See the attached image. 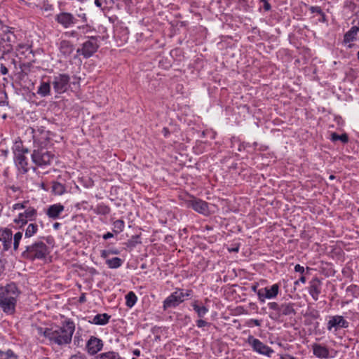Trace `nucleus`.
I'll use <instances>...</instances> for the list:
<instances>
[{"instance_id": "obj_18", "label": "nucleus", "mask_w": 359, "mask_h": 359, "mask_svg": "<svg viewBox=\"0 0 359 359\" xmlns=\"http://www.w3.org/2000/svg\"><path fill=\"white\" fill-rule=\"evenodd\" d=\"M60 53L65 57H67L71 55L74 50V44L68 40H62L58 44Z\"/></svg>"}, {"instance_id": "obj_36", "label": "nucleus", "mask_w": 359, "mask_h": 359, "mask_svg": "<svg viewBox=\"0 0 359 359\" xmlns=\"http://www.w3.org/2000/svg\"><path fill=\"white\" fill-rule=\"evenodd\" d=\"M22 238V233L20 231L17 232L13 236V250H18L20 245V242Z\"/></svg>"}, {"instance_id": "obj_41", "label": "nucleus", "mask_w": 359, "mask_h": 359, "mask_svg": "<svg viewBox=\"0 0 359 359\" xmlns=\"http://www.w3.org/2000/svg\"><path fill=\"white\" fill-rule=\"evenodd\" d=\"M310 11H311V13H317L324 16V13H323L320 7L319 6H311L310 8Z\"/></svg>"}, {"instance_id": "obj_51", "label": "nucleus", "mask_w": 359, "mask_h": 359, "mask_svg": "<svg viewBox=\"0 0 359 359\" xmlns=\"http://www.w3.org/2000/svg\"><path fill=\"white\" fill-rule=\"evenodd\" d=\"M299 282H301L302 283H306V278L304 276H301L300 278L299 279V280H297L295 282V284H298Z\"/></svg>"}, {"instance_id": "obj_37", "label": "nucleus", "mask_w": 359, "mask_h": 359, "mask_svg": "<svg viewBox=\"0 0 359 359\" xmlns=\"http://www.w3.org/2000/svg\"><path fill=\"white\" fill-rule=\"evenodd\" d=\"M0 359H16V356L11 350L0 351Z\"/></svg>"}, {"instance_id": "obj_20", "label": "nucleus", "mask_w": 359, "mask_h": 359, "mask_svg": "<svg viewBox=\"0 0 359 359\" xmlns=\"http://www.w3.org/2000/svg\"><path fill=\"white\" fill-rule=\"evenodd\" d=\"M313 353L319 358H327L329 357V350L325 346L319 344H313L312 345Z\"/></svg>"}, {"instance_id": "obj_34", "label": "nucleus", "mask_w": 359, "mask_h": 359, "mask_svg": "<svg viewBox=\"0 0 359 359\" xmlns=\"http://www.w3.org/2000/svg\"><path fill=\"white\" fill-rule=\"evenodd\" d=\"M331 140L333 142H336L337 140L341 141L343 143H346L348 141V138L346 134H342L341 135L333 133L331 135Z\"/></svg>"}, {"instance_id": "obj_9", "label": "nucleus", "mask_w": 359, "mask_h": 359, "mask_svg": "<svg viewBox=\"0 0 359 359\" xmlns=\"http://www.w3.org/2000/svg\"><path fill=\"white\" fill-rule=\"evenodd\" d=\"M69 81L70 77L68 74H60L54 77L52 84L55 91L57 93L61 94L67 90Z\"/></svg>"}, {"instance_id": "obj_29", "label": "nucleus", "mask_w": 359, "mask_h": 359, "mask_svg": "<svg viewBox=\"0 0 359 359\" xmlns=\"http://www.w3.org/2000/svg\"><path fill=\"white\" fill-rule=\"evenodd\" d=\"M50 86L49 83L43 82L42 83L40 86L39 87V89L37 90L38 94L41 95V96H47L50 94Z\"/></svg>"}, {"instance_id": "obj_23", "label": "nucleus", "mask_w": 359, "mask_h": 359, "mask_svg": "<svg viewBox=\"0 0 359 359\" xmlns=\"http://www.w3.org/2000/svg\"><path fill=\"white\" fill-rule=\"evenodd\" d=\"M358 32H359L358 27H357V26L352 27L351 28V29L349 31H348L344 35V43H349V42L353 41L355 39Z\"/></svg>"}, {"instance_id": "obj_22", "label": "nucleus", "mask_w": 359, "mask_h": 359, "mask_svg": "<svg viewBox=\"0 0 359 359\" xmlns=\"http://www.w3.org/2000/svg\"><path fill=\"white\" fill-rule=\"evenodd\" d=\"M292 303H285L280 305L279 316H289L291 314H295V310Z\"/></svg>"}, {"instance_id": "obj_11", "label": "nucleus", "mask_w": 359, "mask_h": 359, "mask_svg": "<svg viewBox=\"0 0 359 359\" xmlns=\"http://www.w3.org/2000/svg\"><path fill=\"white\" fill-rule=\"evenodd\" d=\"M279 292V285L273 284L271 287L261 288L257 291V296L261 302H264L266 299H274Z\"/></svg>"}, {"instance_id": "obj_17", "label": "nucleus", "mask_w": 359, "mask_h": 359, "mask_svg": "<svg viewBox=\"0 0 359 359\" xmlns=\"http://www.w3.org/2000/svg\"><path fill=\"white\" fill-rule=\"evenodd\" d=\"M65 207L61 203H55L50 205L46 210V214L48 218L57 219L60 217L61 213L64 211Z\"/></svg>"}, {"instance_id": "obj_47", "label": "nucleus", "mask_w": 359, "mask_h": 359, "mask_svg": "<svg viewBox=\"0 0 359 359\" xmlns=\"http://www.w3.org/2000/svg\"><path fill=\"white\" fill-rule=\"evenodd\" d=\"M114 236L113 233L111 232H107V233L103 235V238L104 240H107L109 238H111Z\"/></svg>"}, {"instance_id": "obj_38", "label": "nucleus", "mask_w": 359, "mask_h": 359, "mask_svg": "<svg viewBox=\"0 0 359 359\" xmlns=\"http://www.w3.org/2000/svg\"><path fill=\"white\" fill-rule=\"evenodd\" d=\"M34 327H35L34 331L37 335L41 336V337L43 336L46 339H48V334H46V332H48V331H50V328H43V327H39V326H34Z\"/></svg>"}, {"instance_id": "obj_33", "label": "nucleus", "mask_w": 359, "mask_h": 359, "mask_svg": "<svg viewBox=\"0 0 359 359\" xmlns=\"http://www.w3.org/2000/svg\"><path fill=\"white\" fill-rule=\"evenodd\" d=\"M11 65H13L14 68L16 69V61L15 59H12L10 62V64L8 65V67L5 64L0 65V73L2 75H6L8 73V68L11 67Z\"/></svg>"}, {"instance_id": "obj_14", "label": "nucleus", "mask_w": 359, "mask_h": 359, "mask_svg": "<svg viewBox=\"0 0 359 359\" xmlns=\"http://www.w3.org/2000/svg\"><path fill=\"white\" fill-rule=\"evenodd\" d=\"M55 20L64 28L67 29L77 22V19L73 14L68 12H62L55 16Z\"/></svg>"}, {"instance_id": "obj_13", "label": "nucleus", "mask_w": 359, "mask_h": 359, "mask_svg": "<svg viewBox=\"0 0 359 359\" xmlns=\"http://www.w3.org/2000/svg\"><path fill=\"white\" fill-rule=\"evenodd\" d=\"M103 346L102 339L91 336L86 342V350L89 355H94L102 349Z\"/></svg>"}, {"instance_id": "obj_62", "label": "nucleus", "mask_w": 359, "mask_h": 359, "mask_svg": "<svg viewBox=\"0 0 359 359\" xmlns=\"http://www.w3.org/2000/svg\"><path fill=\"white\" fill-rule=\"evenodd\" d=\"M334 177L333 175H330V179L332 180V179H334Z\"/></svg>"}, {"instance_id": "obj_8", "label": "nucleus", "mask_w": 359, "mask_h": 359, "mask_svg": "<svg viewBox=\"0 0 359 359\" xmlns=\"http://www.w3.org/2000/svg\"><path fill=\"white\" fill-rule=\"evenodd\" d=\"M98 48L97 38L91 36L89 40L83 43V46L81 49H77V53H81L84 57L88 58L91 57L97 51Z\"/></svg>"}, {"instance_id": "obj_44", "label": "nucleus", "mask_w": 359, "mask_h": 359, "mask_svg": "<svg viewBox=\"0 0 359 359\" xmlns=\"http://www.w3.org/2000/svg\"><path fill=\"white\" fill-rule=\"evenodd\" d=\"M208 325V323L206 321L202 320L201 318L196 321V325L198 327H203Z\"/></svg>"}, {"instance_id": "obj_10", "label": "nucleus", "mask_w": 359, "mask_h": 359, "mask_svg": "<svg viewBox=\"0 0 359 359\" xmlns=\"http://www.w3.org/2000/svg\"><path fill=\"white\" fill-rule=\"evenodd\" d=\"M348 326L349 323L339 315L330 316L327 323V329L330 332L332 330L336 332L341 328H347Z\"/></svg>"}, {"instance_id": "obj_24", "label": "nucleus", "mask_w": 359, "mask_h": 359, "mask_svg": "<svg viewBox=\"0 0 359 359\" xmlns=\"http://www.w3.org/2000/svg\"><path fill=\"white\" fill-rule=\"evenodd\" d=\"M191 306L200 318H203L208 312V309L206 306L198 305L197 302H193Z\"/></svg>"}, {"instance_id": "obj_4", "label": "nucleus", "mask_w": 359, "mask_h": 359, "mask_svg": "<svg viewBox=\"0 0 359 359\" xmlns=\"http://www.w3.org/2000/svg\"><path fill=\"white\" fill-rule=\"evenodd\" d=\"M191 294V290H187L186 292H184L182 289H177L163 301V309L167 310L168 309L177 306L184 301V297H189Z\"/></svg>"}, {"instance_id": "obj_26", "label": "nucleus", "mask_w": 359, "mask_h": 359, "mask_svg": "<svg viewBox=\"0 0 359 359\" xmlns=\"http://www.w3.org/2000/svg\"><path fill=\"white\" fill-rule=\"evenodd\" d=\"M96 359H121L117 352L108 351L98 355Z\"/></svg>"}, {"instance_id": "obj_50", "label": "nucleus", "mask_w": 359, "mask_h": 359, "mask_svg": "<svg viewBox=\"0 0 359 359\" xmlns=\"http://www.w3.org/2000/svg\"><path fill=\"white\" fill-rule=\"evenodd\" d=\"M78 29L85 30L86 29V32L90 29V27L88 25L79 26Z\"/></svg>"}, {"instance_id": "obj_49", "label": "nucleus", "mask_w": 359, "mask_h": 359, "mask_svg": "<svg viewBox=\"0 0 359 359\" xmlns=\"http://www.w3.org/2000/svg\"><path fill=\"white\" fill-rule=\"evenodd\" d=\"M250 321L255 325V326H260L261 322L260 320L257 319H251Z\"/></svg>"}, {"instance_id": "obj_52", "label": "nucleus", "mask_w": 359, "mask_h": 359, "mask_svg": "<svg viewBox=\"0 0 359 359\" xmlns=\"http://www.w3.org/2000/svg\"><path fill=\"white\" fill-rule=\"evenodd\" d=\"M95 5L99 8L102 6V2L100 0H95Z\"/></svg>"}, {"instance_id": "obj_53", "label": "nucleus", "mask_w": 359, "mask_h": 359, "mask_svg": "<svg viewBox=\"0 0 359 359\" xmlns=\"http://www.w3.org/2000/svg\"><path fill=\"white\" fill-rule=\"evenodd\" d=\"M133 353L136 355V356H140V351L139 349H135L133 351Z\"/></svg>"}, {"instance_id": "obj_30", "label": "nucleus", "mask_w": 359, "mask_h": 359, "mask_svg": "<svg viewBox=\"0 0 359 359\" xmlns=\"http://www.w3.org/2000/svg\"><path fill=\"white\" fill-rule=\"evenodd\" d=\"M37 231H38V225L34 223H30L27 226V227L25 230V236L26 238H30V237L33 236L34 235H35Z\"/></svg>"}, {"instance_id": "obj_28", "label": "nucleus", "mask_w": 359, "mask_h": 359, "mask_svg": "<svg viewBox=\"0 0 359 359\" xmlns=\"http://www.w3.org/2000/svg\"><path fill=\"white\" fill-rule=\"evenodd\" d=\"M52 191L55 195H62L66 191L65 187L57 182H54L52 185Z\"/></svg>"}, {"instance_id": "obj_25", "label": "nucleus", "mask_w": 359, "mask_h": 359, "mask_svg": "<svg viewBox=\"0 0 359 359\" xmlns=\"http://www.w3.org/2000/svg\"><path fill=\"white\" fill-rule=\"evenodd\" d=\"M137 297L133 291L129 292L126 295V304L128 307L132 308L137 302Z\"/></svg>"}, {"instance_id": "obj_48", "label": "nucleus", "mask_w": 359, "mask_h": 359, "mask_svg": "<svg viewBox=\"0 0 359 359\" xmlns=\"http://www.w3.org/2000/svg\"><path fill=\"white\" fill-rule=\"evenodd\" d=\"M109 254H110L109 251L102 250L101 252V257L103 258H107Z\"/></svg>"}, {"instance_id": "obj_54", "label": "nucleus", "mask_w": 359, "mask_h": 359, "mask_svg": "<svg viewBox=\"0 0 359 359\" xmlns=\"http://www.w3.org/2000/svg\"><path fill=\"white\" fill-rule=\"evenodd\" d=\"M61 226V224L60 223H58V222H55L53 224V228L54 229H58Z\"/></svg>"}, {"instance_id": "obj_1", "label": "nucleus", "mask_w": 359, "mask_h": 359, "mask_svg": "<svg viewBox=\"0 0 359 359\" xmlns=\"http://www.w3.org/2000/svg\"><path fill=\"white\" fill-rule=\"evenodd\" d=\"M20 291L14 283L0 287V308L7 314H13L15 311L17 300Z\"/></svg>"}, {"instance_id": "obj_40", "label": "nucleus", "mask_w": 359, "mask_h": 359, "mask_svg": "<svg viewBox=\"0 0 359 359\" xmlns=\"http://www.w3.org/2000/svg\"><path fill=\"white\" fill-rule=\"evenodd\" d=\"M268 306H269V308L270 309L276 311H278L279 313L280 306L278 305V303H276V302H270V303L268 304Z\"/></svg>"}, {"instance_id": "obj_64", "label": "nucleus", "mask_w": 359, "mask_h": 359, "mask_svg": "<svg viewBox=\"0 0 359 359\" xmlns=\"http://www.w3.org/2000/svg\"><path fill=\"white\" fill-rule=\"evenodd\" d=\"M40 359H49V358L44 357V358H40Z\"/></svg>"}, {"instance_id": "obj_57", "label": "nucleus", "mask_w": 359, "mask_h": 359, "mask_svg": "<svg viewBox=\"0 0 359 359\" xmlns=\"http://www.w3.org/2000/svg\"><path fill=\"white\" fill-rule=\"evenodd\" d=\"M76 31H72L71 32L69 33V36L74 37L76 36Z\"/></svg>"}, {"instance_id": "obj_39", "label": "nucleus", "mask_w": 359, "mask_h": 359, "mask_svg": "<svg viewBox=\"0 0 359 359\" xmlns=\"http://www.w3.org/2000/svg\"><path fill=\"white\" fill-rule=\"evenodd\" d=\"M76 16L81 19L82 22H87L88 18L86 14L83 12V8H80L76 12Z\"/></svg>"}, {"instance_id": "obj_58", "label": "nucleus", "mask_w": 359, "mask_h": 359, "mask_svg": "<svg viewBox=\"0 0 359 359\" xmlns=\"http://www.w3.org/2000/svg\"><path fill=\"white\" fill-rule=\"evenodd\" d=\"M282 359H295V358L290 355H285V357H283Z\"/></svg>"}, {"instance_id": "obj_55", "label": "nucleus", "mask_w": 359, "mask_h": 359, "mask_svg": "<svg viewBox=\"0 0 359 359\" xmlns=\"http://www.w3.org/2000/svg\"><path fill=\"white\" fill-rule=\"evenodd\" d=\"M270 8H271L270 4L267 1H266L265 4H264V9L266 11H269Z\"/></svg>"}, {"instance_id": "obj_32", "label": "nucleus", "mask_w": 359, "mask_h": 359, "mask_svg": "<svg viewBox=\"0 0 359 359\" xmlns=\"http://www.w3.org/2000/svg\"><path fill=\"white\" fill-rule=\"evenodd\" d=\"M113 226L114 232L118 234L123 231L125 226L124 222L122 219H117L114 222Z\"/></svg>"}, {"instance_id": "obj_60", "label": "nucleus", "mask_w": 359, "mask_h": 359, "mask_svg": "<svg viewBox=\"0 0 359 359\" xmlns=\"http://www.w3.org/2000/svg\"><path fill=\"white\" fill-rule=\"evenodd\" d=\"M22 48H26V50H29V47H28V46H22Z\"/></svg>"}, {"instance_id": "obj_63", "label": "nucleus", "mask_w": 359, "mask_h": 359, "mask_svg": "<svg viewBox=\"0 0 359 359\" xmlns=\"http://www.w3.org/2000/svg\"><path fill=\"white\" fill-rule=\"evenodd\" d=\"M358 59L359 60V51L357 53Z\"/></svg>"}, {"instance_id": "obj_19", "label": "nucleus", "mask_w": 359, "mask_h": 359, "mask_svg": "<svg viewBox=\"0 0 359 359\" xmlns=\"http://www.w3.org/2000/svg\"><path fill=\"white\" fill-rule=\"evenodd\" d=\"M15 162L19 169L26 172L29 170L28 163L26 156L21 152L18 151L15 154Z\"/></svg>"}, {"instance_id": "obj_61", "label": "nucleus", "mask_w": 359, "mask_h": 359, "mask_svg": "<svg viewBox=\"0 0 359 359\" xmlns=\"http://www.w3.org/2000/svg\"><path fill=\"white\" fill-rule=\"evenodd\" d=\"M2 272H3V269L1 267H0V275L1 274Z\"/></svg>"}, {"instance_id": "obj_15", "label": "nucleus", "mask_w": 359, "mask_h": 359, "mask_svg": "<svg viewBox=\"0 0 359 359\" xmlns=\"http://www.w3.org/2000/svg\"><path fill=\"white\" fill-rule=\"evenodd\" d=\"M322 283L318 278H313L309 282V292L314 301L318 299L321 293Z\"/></svg>"}, {"instance_id": "obj_16", "label": "nucleus", "mask_w": 359, "mask_h": 359, "mask_svg": "<svg viewBox=\"0 0 359 359\" xmlns=\"http://www.w3.org/2000/svg\"><path fill=\"white\" fill-rule=\"evenodd\" d=\"M12 237L13 234L11 229L7 228L0 229V241L3 243L4 251L8 250L11 247Z\"/></svg>"}, {"instance_id": "obj_42", "label": "nucleus", "mask_w": 359, "mask_h": 359, "mask_svg": "<svg viewBox=\"0 0 359 359\" xmlns=\"http://www.w3.org/2000/svg\"><path fill=\"white\" fill-rule=\"evenodd\" d=\"M99 210H100V212L105 215V214H108L110 211V209L109 207L106 206V205H100L98 207Z\"/></svg>"}, {"instance_id": "obj_5", "label": "nucleus", "mask_w": 359, "mask_h": 359, "mask_svg": "<svg viewBox=\"0 0 359 359\" xmlns=\"http://www.w3.org/2000/svg\"><path fill=\"white\" fill-rule=\"evenodd\" d=\"M15 35L11 29L2 25L0 28V50L4 48L9 50L15 42Z\"/></svg>"}, {"instance_id": "obj_3", "label": "nucleus", "mask_w": 359, "mask_h": 359, "mask_svg": "<svg viewBox=\"0 0 359 359\" xmlns=\"http://www.w3.org/2000/svg\"><path fill=\"white\" fill-rule=\"evenodd\" d=\"M48 254V247L42 241H38L34 243L27 245L25 250L22 252L23 258L34 260L43 259Z\"/></svg>"}, {"instance_id": "obj_31", "label": "nucleus", "mask_w": 359, "mask_h": 359, "mask_svg": "<svg viewBox=\"0 0 359 359\" xmlns=\"http://www.w3.org/2000/svg\"><path fill=\"white\" fill-rule=\"evenodd\" d=\"M22 213L25 215V217L27 218L29 221L34 220V219L36 216V210L35 208H34L32 207H29Z\"/></svg>"}, {"instance_id": "obj_12", "label": "nucleus", "mask_w": 359, "mask_h": 359, "mask_svg": "<svg viewBox=\"0 0 359 359\" xmlns=\"http://www.w3.org/2000/svg\"><path fill=\"white\" fill-rule=\"evenodd\" d=\"M186 205L201 214L207 215L209 212L208 203L201 199L191 197L186 201Z\"/></svg>"}, {"instance_id": "obj_46", "label": "nucleus", "mask_w": 359, "mask_h": 359, "mask_svg": "<svg viewBox=\"0 0 359 359\" xmlns=\"http://www.w3.org/2000/svg\"><path fill=\"white\" fill-rule=\"evenodd\" d=\"M69 359H86V358L83 355L75 354L72 355Z\"/></svg>"}, {"instance_id": "obj_6", "label": "nucleus", "mask_w": 359, "mask_h": 359, "mask_svg": "<svg viewBox=\"0 0 359 359\" xmlns=\"http://www.w3.org/2000/svg\"><path fill=\"white\" fill-rule=\"evenodd\" d=\"M33 162L39 166L47 165L50 164L54 159V154L46 149L41 148L34 149L32 154Z\"/></svg>"}, {"instance_id": "obj_43", "label": "nucleus", "mask_w": 359, "mask_h": 359, "mask_svg": "<svg viewBox=\"0 0 359 359\" xmlns=\"http://www.w3.org/2000/svg\"><path fill=\"white\" fill-rule=\"evenodd\" d=\"M27 203H15L13 206V210H20V209H25L26 208Z\"/></svg>"}, {"instance_id": "obj_27", "label": "nucleus", "mask_w": 359, "mask_h": 359, "mask_svg": "<svg viewBox=\"0 0 359 359\" xmlns=\"http://www.w3.org/2000/svg\"><path fill=\"white\" fill-rule=\"evenodd\" d=\"M106 264L110 269H117L122 265L123 261L118 257H113L111 259H107Z\"/></svg>"}, {"instance_id": "obj_21", "label": "nucleus", "mask_w": 359, "mask_h": 359, "mask_svg": "<svg viewBox=\"0 0 359 359\" xmlns=\"http://www.w3.org/2000/svg\"><path fill=\"white\" fill-rule=\"evenodd\" d=\"M111 316L107 313L97 314L90 318L88 322L97 325H104L109 323Z\"/></svg>"}, {"instance_id": "obj_2", "label": "nucleus", "mask_w": 359, "mask_h": 359, "mask_svg": "<svg viewBox=\"0 0 359 359\" xmlns=\"http://www.w3.org/2000/svg\"><path fill=\"white\" fill-rule=\"evenodd\" d=\"M74 324L73 322H67L65 325L57 327L55 329L50 328L48 331V340L50 344L64 346L71 342L74 332Z\"/></svg>"}, {"instance_id": "obj_59", "label": "nucleus", "mask_w": 359, "mask_h": 359, "mask_svg": "<svg viewBox=\"0 0 359 359\" xmlns=\"http://www.w3.org/2000/svg\"><path fill=\"white\" fill-rule=\"evenodd\" d=\"M252 290L257 294V291L258 290H257V287L256 286L252 287Z\"/></svg>"}, {"instance_id": "obj_35", "label": "nucleus", "mask_w": 359, "mask_h": 359, "mask_svg": "<svg viewBox=\"0 0 359 359\" xmlns=\"http://www.w3.org/2000/svg\"><path fill=\"white\" fill-rule=\"evenodd\" d=\"M13 222L15 224L19 225L20 227H22L27 223L28 219L25 217L23 213H20L18 216L14 219Z\"/></svg>"}, {"instance_id": "obj_56", "label": "nucleus", "mask_w": 359, "mask_h": 359, "mask_svg": "<svg viewBox=\"0 0 359 359\" xmlns=\"http://www.w3.org/2000/svg\"><path fill=\"white\" fill-rule=\"evenodd\" d=\"M85 301H86V297H85L84 294H82L79 298V302H84Z\"/></svg>"}, {"instance_id": "obj_45", "label": "nucleus", "mask_w": 359, "mask_h": 359, "mask_svg": "<svg viewBox=\"0 0 359 359\" xmlns=\"http://www.w3.org/2000/svg\"><path fill=\"white\" fill-rule=\"evenodd\" d=\"M294 271L296 272H299L301 273H303L304 272V268L299 264H297L294 266Z\"/></svg>"}, {"instance_id": "obj_7", "label": "nucleus", "mask_w": 359, "mask_h": 359, "mask_svg": "<svg viewBox=\"0 0 359 359\" xmlns=\"http://www.w3.org/2000/svg\"><path fill=\"white\" fill-rule=\"evenodd\" d=\"M248 343L252 346L254 351L271 357L273 353V350L269 346L262 343L259 339L255 338L253 336H249Z\"/></svg>"}]
</instances>
